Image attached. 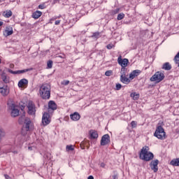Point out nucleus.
<instances>
[{
	"label": "nucleus",
	"mask_w": 179,
	"mask_h": 179,
	"mask_svg": "<svg viewBox=\"0 0 179 179\" xmlns=\"http://www.w3.org/2000/svg\"><path fill=\"white\" fill-rule=\"evenodd\" d=\"M41 97L43 100H48L51 97V86L49 84H43L39 90Z\"/></svg>",
	"instance_id": "f257e3e1"
},
{
	"label": "nucleus",
	"mask_w": 179,
	"mask_h": 179,
	"mask_svg": "<svg viewBox=\"0 0 179 179\" xmlns=\"http://www.w3.org/2000/svg\"><path fill=\"white\" fill-rule=\"evenodd\" d=\"M148 150H149V147L148 146L143 147L141 149L140 152V159L141 160H144L145 162H150V160H153L155 155Z\"/></svg>",
	"instance_id": "f03ea898"
},
{
	"label": "nucleus",
	"mask_w": 179,
	"mask_h": 179,
	"mask_svg": "<svg viewBox=\"0 0 179 179\" xmlns=\"http://www.w3.org/2000/svg\"><path fill=\"white\" fill-rule=\"evenodd\" d=\"M162 125H163V122H159L157 124L155 132L154 133V136L157 138V139L163 141L164 139H166V131H164V129Z\"/></svg>",
	"instance_id": "7ed1b4c3"
},
{
	"label": "nucleus",
	"mask_w": 179,
	"mask_h": 179,
	"mask_svg": "<svg viewBox=\"0 0 179 179\" xmlns=\"http://www.w3.org/2000/svg\"><path fill=\"white\" fill-rule=\"evenodd\" d=\"M164 78V73L157 71L150 78V81L156 82V83H160V82H162Z\"/></svg>",
	"instance_id": "20e7f679"
},
{
	"label": "nucleus",
	"mask_w": 179,
	"mask_h": 179,
	"mask_svg": "<svg viewBox=\"0 0 179 179\" xmlns=\"http://www.w3.org/2000/svg\"><path fill=\"white\" fill-rule=\"evenodd\" d=\"M117 62L119 65L122 66V68H127V66H128V64H129V60H128L127 58L122 59V57L120 56L117 58Z\"/></svg>",
	"instance_id": "39448f33"
},
{
	"label": "nucleus",
	"mask_w": 179,
	"mask_h": 179,
	"mask_svg": "<svg viewBox=\"0 0 179 179\" xmlns=\"http://www.w3.org/2000/svg\"><path fill=\"white\" fill-rule=\"evenodd\" d=\"M28 114L34 115L36 114V105L31 101H29L27 106Z\"/></svg>",
	"instance_id": "423d86ee"
},
{
	"label": "nucleus",
	"mask_w": 179,
	"mask_h": 179,
	"mask_svg": "<svg viewBox=\"0 0 179 179\" xmlns=\"http://www.w3.org/2000/svg\"><path fill=\"white\" fill-rule=\"evenodd\" d=\"M9 108L11 110V117H17L19 115V109L16 108V105L15 103H11L9 106Z\"/></svg>",
	"instance_id": "0eeeda50"
},
{
	"label": "nucleus",
	"mask_w": 179,
	"mask_h": 179,
	"mask_svg": "<svg viewBox=\"0 0 179 179\" xmlns=\"http://www.w3.org/2000/svg\"><path fill=\"white\" fill-rule=\"evenodd\" d=\"M51 122V120H50V113H44L42 117V124L44 125V127L48 125Z\"/></svg>",
	"instance_id": "6e6552de"
},
{
	"label": "nucleus",
	"mask_w": 179,
	"mask_h": 179,
	"mask_svg": "<svg viewBox=\"0 0 179 179\" xmlns=\"http://www.w3.org/2000/svg\"><path fill=\"white\" fill-rule=\"evenodd\" d=\"M159 161L158 159L152 160L150 164V166L151 167V170L154 171V173H156L157 171H159Z\"/></svg>",
	"instance_id": "1a4fd4ad"
},
{
	"label": "nucleus",
	"mask_w": 179,
	"mask_h": 179,
	"mask_svg": "<svg viewBox=\"0 0 179 179\" xmlns=\"http://www.w3.org/2000/svg\"><path fill=\"white\" fill-rule=\"evenodd\" d=\"M108 143H110V135L105 134L101 137V145L106 146V145H108Z\"/></svg>",
	"instance_id": "9d476101"
},
{
	"label": "nucleus",
	"mask_w": 179,
	"mask_h": 179,
	"mask_svg": "<svg viewBox=\"0 0 179 179\" xmlns=\"http://www.w3.org/2000/svg\"><path fill=\"white\" fill-rule=\"evenodd\" d=\"M24 124L25 125L24 128H25L26 131H30V128L32 125L31 120H30V118L26 117Z\"/></svg>",
	"instance_id": "9b49d317"
},
{
	"label": "nucleus",
	"mask_w": 179,
	"mask_h": 179,
	"mask_svg": "<svg viewBox=\"0 0 179 179\" xmlns=\"http://www.w3.org/2000/svg\"><path fill=\"white\" fill-rule=\"evenodd\" d=\"M70 118L72 121H79L80 120V114L78 112H74L70 115Z\"/></svg>",
	"instance_id": "f8f14e48"
},
{
	"label": "nucleus",
	"mask_w": 179,
	"mask_h": 179,
	"mask_svg": "<svg viewBox=\"0 0 179 179\" xmlns=\"http://www.w3.org/2000/svg\"><path fill=\"white\" fill-rule=\"evenodd\" d=\"M12 34H13V28L12 27H7L3 32V36L8 37L12 36Z\"/></svg>",
	"instance_id": "ddd939ff"
},
{
	"label": "nucleus",
	"mask_w": 179,
	"mask_h": 179,
	"mask_svg": "<svg viewBox=\"0 0 179 179\" xmlns=\"http://www.w3.org/2000/svg\"><path fill=\"white\" fill-rule=\"evenodd\" d=\"M57 103H55V101H50L48 102V111L52 110V111H55L57 110Z\"/></svg>",
	"instance_id": "4468645a"
},
{
	"label": "nucleus",
	"mask_w": 179,
	"mask_h": 179,
	"mask_svg": "<svg viewBox=\"0 0 179 179\" xmlns=\"http://www.w3.org/2000/svg\"><path fill=\"white\" fill-rule=\"evenodd\" d=\"M141 70H134L130 74H129V79H135L136 76H139L141 75Z\"/></svg>",
	"instance_id": "2eb2a0df"
},
{
	"label": "nucleus",
	"mask_w": 179,
	"mask_h": 179,
	"mask_svg": "<svg viewBox=\"0 0 179 179\" xmlns=\"http://www.w3.org/2000/svg\"><path fill=\"white\" fill-rule=\"evenodd\" d=\"M0 93L2 94L4 97L6 96H8L9 94V90L8 89V86L4 85V87H1L0 88Z\"/></svg>",
	"instance_id": "dca6fc26"
},
{
	"label": "nucleus",
	"mask_w": 179,
	"mask_h": 179,
	"mask_svg": "<svg viewBox=\"0 0 179 179\" xmlns=\"http://www.w3.org/2000/svg\"><path fill=\"white\" fill-rule=\"evenodd\" d=\"M127 76H120V82L124 85H129V83H131V80H129Z\"/></svg>",
	"instance_id": "f3484780"
},
{
	"label": "nucleus",
	"mask_w": 179,
	"mask_h": 179,
	"mask_svg": "<svg viewBox=\"0 0 179 179\" xmlns=\"http://www.w3.org/2000/svg\"><path fill=\"white\" fill-rule=\"evenodd\" d=\"M90 136L91 139H97L99 138V134L97 131L91 129L90 130Z\"/></svg>",
	"instance_id": "a211bd4d"
},
{
	"label": "nucleus",
	"mask_w": 179,
	"mask_h": 179,
	"mask_svg": "<svg viewBox=\"0 0 179 179\" xmlns=\"http://www.w3.org/2000/svg\"><path fill=\"white\" fill-rule=\"evenodd\" d=\"M29 80L26 78H22L18 82V87H22L24 85H28Z\"/></svg>",
	"instance_id": "6ab92c4d"
},
{
	"label": "nucleus",
	"mask_w": 179,
	"mask_h": 179,
	"mask_svg": "<svg viewBox=\"0 0 179 179\" xmlns=\"http://www.w3.org/2000/svg\"><path fill=\"white\" fill-rule=\"evenodd\" d=\"M171 166H173V167L179 166V158L173 159L170 162Z\"/></svg>",
	"instance_id": "aec40b11"
},
{
	"label": "nucleus",
	"mask_w": 179,
	"mask_h": 179,
	"mask_svg": "<svg viewBox=\"0 0 179 179\" xmlns=\"http://www.w3.org/2000/svg\"><path fill=\"white\" fill-rule=\"evenodd\" d=\"M41 15H43V13H41V11L36 10L32 13V17L34 19H38V17H40V16H41Z\"/></svg>",
	"instance_id": "412c9836"
},
{
	"label": "nucleus",
	"mask_w": 179,
	"mask_h": 179,
	"mask_svg": "<svg viewBox=\"0 0 179 179\" xmlns=\"http://www.w3.org/2000/svg\"><path fill=\"white\" fill-rule=\"evenodd\" d=\"M171 68V64L169 62H166L162 66V69H164V71H170Z\"/></svg>",
	"instance_id": "4be33fe9"
},
{
	"label": "nucleus",
	"mask_w": 179,
	"mask_h": 179,
	"mask_svg": "<svg viewBox=\"0 0 179 179\" xmlns=\"http://www.w3.org/2000/svg\"><path fill=\"white\" fill-rule=\"evenodd\" d=\"M120 76H128V69L123 67L120 71Z\"/></svg>",
	"instance_id": "5701e85b"
},
{
	"label": "nucleus",
	"mask_w": 179,
	"mask_h": 179,
	"mask_svg": "<svg viewBox=\"0 0 179 179\" xmlns=\"http://www.w3.org/2000/svg\"><path fill=\"white\" fill-rule=\"evenodd\" d=\"M12 15H13V13L10 10H6L3 13V16H4V17H10Z\"/></svg>",
	"instance_id": "b1692460"
},
{
	"label": "nucleus",
	"mask_w": 179,
	"mask_h": 179,
	"mask_svg": "<svg viewBox=\"0 0 179 179\" xmlns=\"http://www.w3.org/2000/svg\"><path fill=\"white\" fill-rule=\"evenodd\" d=\"M1 79L4 83H9V78L6 77V74L5 73L1 74Z\"/></svg>",
	"instance_id": "393cba45"
},
{
	"label": "nucleus",
	"mask_w": 179,
	"mask_h": 179,
	"mask_svg": "<svg viewBox=\"0 0 179 179\" xmlns=\"http://www.w3.org/2000/svg\"><path fill=\"white\" fill-rule=\"evenodd\" d=\"M30 71H33V69H24V70H18L17 71V75H20V73H25V72H29Z\"/></svg>",
	"instance_id": "a878e982"
},
{
	"label": "nucleus",
	"mask_w": 179,
	"mask_h": 179,
	"mask_svg": "<svg viewBox=\"0 0 179 179\" xmlns=\"http://www.w3.org/2000/svg\"><path fill=\"white\" fill-rule=\"evenodd\" d=\"M130 97H132L134 100H138L139 99V94H136V92H132L130 94Z\"/></svg>",
	"instance_id": "bb28decb"
},
{
	"label": "nucleus",
	"mask_w": 179,
	"mask_h": 179,
	"mask_svg": "<svg viewBox=\"0 0 179 179\" xmlns=\"http://www.w3.org/2000/svg\"><path fill=\"white\" fill-rule=\"evenodd\" d=\"M25 120L26 119H24V115H22L18 119L19 124H23V122H24Z\"/></svg>",
	"instance_id": "cd10ccee"
},
{
	"label": "nucleus",
	"mask_w": 179,
	"mask_h": 179,
	"mask_svg": "<svg viewBox=\"0 0 179 179\" xmlns=\"http://www.w3.org/2000/svg\"><path fill=\"white\" fill-rule=\"evenodd\" d=\"M92 38H100V32H94L92 35Z\"/></svg>",
	"instance_id": "c85d7f7f"
},
{
	"label": "nucleus",
	"mask_w": 179,
	"mask_h": 179,
	"mask_svg": "<svg viewBox=\"0 0 179 179\" xmlns=\"http://www.w3.org/2000/svg\"><path fill=\"white\" fill-rule=\"evenodd\" d=\"M123 17H125V14L122 13L117 15V20H122Z\"/></svg>",
	"instance_id": "c756f323"
},
{
	"label": "nucleus",
	"mask_w": 179,
	"mask_h": 179,
	"mask_svg": "<svg viewBox=\"0 0 179 179\" xmlns=\"http://www.w3.org/2000/svg\"><path fill=\"white\" fill-rule=\"evenodd\" d=\"M66 149L67 152H69L71 150H74L75 148H73V145H66Z\"/></svg>",
	"instance_id": "7c9ffc66"
},
{
	"label": "nucleus",
	"mask_w": 179,
	"mask_h": 179,
	"mask_svg": "<svg viewBox=\"0 0 179 179\" xmlns=\"http://www.w3.org/2000/svg\"><path fill=\"white\" fill-rule=\"evenodd\" d=\"M47 66L49 69H51V68H52V60H49L48 62Z\"/></svg>",
	"instance_id": "2f4dec72"
},
{
	"label": "nucleus",
	"mask_w": 179,
	"mask_h": 179,
	"mask_svg": "<svg viewBox=\"0 0 179 179\" xmlns=\"http://www.w3.org/2000/svg\"><path fill=\"white\" fill-rule=\"evenodd\" d=\"M106 76H111V75H113V71L109 70V71H106L105 73Z\"/></svg>",
	"instance_id": "473e14b6"
},
{
	"label": "nucleus",
	"mask_w": 179,
	"mask_h": 179,
	"mask_svg": "<svg viewBox=\"0 0 179 179\" xmlns=\"http://www.w3.org/2000/svg\"><path fill=\"white\" fill-rule=\"evenodd\" d=\"M122 85L120 83H117L115 86V90H121Z\"/></svg>",
	"instance_id": "72a5a7b5"
},
{
	"label": "nucleus",
	"mask_w": 179,
	"mask_h": 179,
	"mask_svg": "<svg viewBox=\"0 0 179 179\" xmlns=\"http://www.w3.org/2000/svg\"><path fill=\"white\" fill-rule=\"evenodd\" d=\"M137 125H138V123L135 121H132L131 122V128H136Z\"/></svg>",
	"instance_id": "f704fd0d"
},
{
	"label": "nucleus",
	"mask_w": 179,
	"mask_h": 179,
	"mask_svg": "<svg viewBox=\"0 0 179 179\" xmlns=\"http://www.w3.org/2000/svg\"><path fill=\"white\" fill-rule=\"evenodd\" d=\"M114 45L113 43L108 44L106 46V48L108 50H111L112 48H114Z\"/></svg>",
	"instance_id": "c9c22d12"
},
{
	"label": "nucleus",
	"mask_w": 179,
	"mask_h": 179,
	"mask_svg": "<svg viewBox=\"0 0 179 179\" xmlns=\"http://www.w3.org/2000/svg\"><path fill=\"white\" fill-rule=\"evenodd\" d=\"M8 72H9V73H12L13 75H17V71H13V70H10V69H8Z\"/></svg>",
	"instance_id": "e433bc0d"
},
{
	"label": "nucleus",
	"mask_w": 179,
	"mask_h": 179,
	"mask_svg": "<svg viewBox=\"0 0 179 179\" xmlns=\"http://www.w3.org/2000/svg\"><path fill=\"white\" fill-rule=\"evenodd\" d=\"M62 85H64V86H67V85H69V80H64L62 83Z\"/></svg>",
	"instance_id": "4c0bfd02"
},
{
	"label": "nucleus",
	"mask_w": 179,
	"mask_h": 179,
	"mask_svg": "<svg viewBox=\"0 0 179 179\" xmlns=\"http://www.w3.org/2000/svg\"><path fill=\"white\" fill-rule=\"evenodd\" d=\"M2 136H5V132L3 131V130L0 129V137L2 138Z\"/></svg>",
	"instance_id": "58836bf2"
},
{
	"label": "nucleus",
	"mask_w": 179,
	"mask_h": 179,
	"mask_svg": "<svg viewBox=\"0 0 179 179\" xmlns=\"http://www.w3.org/2000/svg\"><path fill=\"white\" fill-rule=\"evenodd\" d=\"M45 8V6H44V4H40L38 6L39 9H44Z\"/></svg>",
	"instance_id": "ea45409f"
},
{
	"label": "nucleus",
	"mask_w": 179,
	"mask_h": 179,
	"mask_svg": "<svg viewBox=\"0 0 179 179\" xmlns=\"http://www.w3.org/2000/svg\"><path fill=\"white\" fill-rule=\"evenodd\" d=\"M101 167H102L103 169H104L106 167V164H104L103 162L101 163L100 164Z\"/></svg>",
	"instance_id": "a19ab883"
},
{
	"label": "nucleus",
	"mask_w": 179,
	"mask_h": 179,
	"mask_svg": "<svg viewBox=\"0 0 179 179\" xmlns=\"http://www.w3.org/2000/svg\"><path fill=\"white\" fill-rule=\"evenodd\" d=\"M59 23H61V20H56L55 24L58 25Z\"/></svg>",
	"instance_id": "79ce46f5"
},
{
	"label": "nucleus",
	"mask_w": 179,
	"mask_h": 179,
	"mask_svg": "<svg viewBox=\"0 0 179 179\" xmlns=\"http://www.w3.org/2000/svg\"><path fill=\"white\" fill-rule=\"evenodd\" d=\"M118 12H120V8H116V9L114 10V13H118Z\"/></svg>",
	"instance_id": "37998d69"
},
{
	"label": "nucleus",
	"mask_w": 179,
	"mask_h": 179,
	"mask_svg": "<svg viewBox=\"0 0 179 179\" xmlns=\"http://www.w3.org/2000/svg\"><path fill=\"white\" fill-rule=\"evenodd\" d=\"M10 68L11 69H13V68H15V64H10Z\"/></svg>",
	"instance_id": "c03bdc74"
},
{
	"label": "nucleus",
	"mask_w": 179,
	"mask_h": 179,
	"mask_svg": "<svg viewBox=\"0 0 179 179\" xmlns=\"http://www.w3.org/2000/svg\"><path fill=\"white\" fill-rule=\"evenodd\" d=\"M87 179H94V177H93V176H90Z\"/></svg>",
	"instance_id": "a18cd8bd"
},
{
	"label": "nucleus",
	"mask_w": 179,
	"mask_h": 179,
	"mask_svg": "<svg viewBox=\"0 0 179 179\" xmlns=\"http://www.w3.org/2000/svg\"><path fill=\"white\" fill-rule=\"evenodd\" d=\"M4 177H5L6 179H9L10 178L9 176L6 175V174L4 175Z\"/></svg>",
	"instance_id": "49530a36"
},
{
	"label": "nucleus",
	"mask_w": 179,
	"mask_h": 179,
	"mask_svg": "<svg viewBox=\"0 0 179 179\" xmlns=\"http://www.w3.org/2000/svg\"><path fill=\"white\" fill-rule=\"evenodd\" d=\"M3 24V22L0 21V27H1V26H2Z\"/></svg>",
	"instance_id": "de8ad7c7"
},
{
	"label": "nucleus",
	"mask_w": 179,
	"mask_h": 179,
	"mask_svg": "<svg viewBox=\"0 0 179 179\" xmlns=\"http://www.w3.org/2000/svg\"><path fill=\"white\" fill-rule=\"evenodd\" d=\"M21 133H22V135H25L26 134V133H23V129L22 130Z\"/></svg>",
	"instance_id": "09e8293b"
},
{
	"label": "nucleus",
	"mask_w": 179,
	"mask_h": 179,
	"mask_svg": "<svg viewBox=\"0 0 179 179\" xmlns=\"http://www.w3.org/2000/svg\"><path fill=\"white\" fill-rule=\"evenodd\" d=\"M1 87H5V85L3 86V85H2V84H0V89H1Z\"/></svg>",
	"instance_id": "8fccbe9b"
},
{
	"label": "nucleus",
	"mask_w": 179,
	"mask_h": 179,
	"mask_svg": "<svg viewBox=\"0 0 179 179\" xmlns=\"http://www.w3.org/2000/svg\"><path fill=\"white\" fill-rule=\"evenodd\" d=\"M21 110H24V106H22Z\"/></svg>",
	"instance_id": "3c124183"
},
{
	"label": "nucleus",
	"mask_w": 179,
	"mask_h": 179,
	"mask_svg": "<svg viewBox=\"0 0 179 179\" xmlns=\"http://www.w3.org/2000/svg\"><path fill=\"white\" fill-rule=\"evenodd\" d=\"M28 149H29V150H31V147H29Z\"/></svg>",
	"instance_id": "603ef678"
},
{
	"label": "nucleus",
	"mask_w": 179,
	"mask_h": 179,
	"mask_svg": "<svg viewBox=\"0 0 179 179\" xmlns=\"http://www.w3.org/2000/svg\"><path fill=\"white\" fill-rule=\"evenodd\" d=\"M1 141H2V138L1 137H0V142H1Z\"/></svg>",
	"instance_id": "864d4df0"
},
{
	"label": "nucleus",
	"mask_w": 179,
	"mask_h": 179,
	"mask_svg": "<svg viewBox=\"0 0 179 179\" xmlns=\"http://www.w3.org/2000/svg\"><path fill=\"white\" fill-rule=\"evenodd\" d=\"M178 68H179V64H178Z\"/></svg>",
	"instance_id": "5fc2aeb1"
},
{
	"label": "nucleus",
	"mask_w": 179,
	"mask_h": 179,
	"mask_svg": "<svg viewBox=\"0 0 179 179\" xmlns=\"http://www.w3.org/2000/svg\"><path fill=\"white\" fill-rule=\"evenodd\" d=\"M0 64H1V59H0Z\"/></svg>",
	"instance_id": "6e6d98bb"
},
{
	"label": "nucleus",
	"mask_w": 179,
	"mask_h": 179,
	"mask_svg": "<svg viewBox=\"0 0 179 179\" xmlns=\"http://www.w3.org/2000/svg\"><path fill=\"white\" fill-rule=\"evenodd\" d=\"M0 75H1V70H0Z\"/></svg>",
	"instance_id": "4d7b16f0"
}]
</instances>
